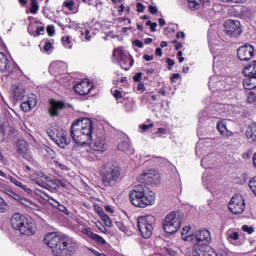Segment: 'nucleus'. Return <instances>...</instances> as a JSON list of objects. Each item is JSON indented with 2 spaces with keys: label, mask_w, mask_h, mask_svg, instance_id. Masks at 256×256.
<instances>
[{
  "label": "nucleus",
  "mask_w": 256,
  "mask_h": 256,
  "mask_svg": "<svg viewBox=\"0 0 256 256\" xmlns=\"http://www.w3.org/2000/svg\"><path fill=\"white\" fill-rule=\"evenodd\" d=\"M113 59H116V63H119L120 67L124 69V71H129V69L133 67V57H131L128 51L123 50V48L114 49Z\"/></svg>",
  "instance_id": "obj_8"
},
{
  "label": "nucleus",
  "mask_w": 256,
  "mask_h": 256,
  "mask_svg": "<svg viewBox=\"0 0 256 256\" xmlns=\"http://www.w3.org/2000/svg\"><path fill=\"white\" fill-rule=\"evenodd\" d=\"M62 43L66 49H73V42H71V36H63Z\"/></svg>",
  "instance_id": "obj_36"
},
{
  "label": "nucleus",
  "mask_w": 256,
  "mask_h": 256,
  "mask_svg": "<svg viewBox=\"0 0 256 256\" xmlns=\"http://www.w3.org/2000/svg\"><path fill=\"white\" fill-rule=\"evenodd\" d=\"M223 115H225V112L223 111V104H216V119L223 117Z\"/></svg>",
  "instance_id": "obj_42"
},
{
  "label": "nucleus",
  "mask_w": 256,
  "mask_h": 256,
  "mask_svg": "<svg viewBox=\"0 0 256 256\" xmlns=\"http://www.w3.org/2000/svg\"><path fill=\"white\" fill-rule=\"evenodd\" d=\"M69 28L77 31L79 29V24H75V22H72L71 24H69Z\"/></svg>",
  "instance_id": "obj_64"
},
{
  "label": "nucleus",
  "mask_w": 256,
  "mask_h": 256,
  "mask_svg": "<svg viewBox=\"0 0 256 256\" xmlns=\"http://www.w3.org/2000/svg\"><path fill=\"white\" fill-rule=\"evenodd\" d=\"M17 151L21 157L26 159V161H33V156L31 155V150H29V145L25 140L17 141Z\"/></svg>",
  "instance_id": "obj_15"
},
{
  "label": "nucleus",
  "mask_w": 256,
  "mask_h": 256,
  "mask_svg": "<svg viewBox=\"0 0 256 256\" xmlns=\"http://www.w3.org/2000/svg\"><path fill=\"white\" fill-rule=\"evenodd\" d=\"M6 195H8V197H11L12 199H14V201H20V203H23L21 196H19L17 193H15L11 190H7Z\"/></svg>",
  "instance_id": "obj_39"
},
{
  "label": "nucleus",
  "mask_w": 256,
  "mask_h": 256,
  "mask_svg": "<svg viewBox=\"0 0 256 256\" xmlns=\"http://www.w3.org/2000/svg\"><path fill=\"white\" fill-rule=\"evenodd\" d=\"M129 199L134 207L145 209L155 203V194L142 184L136 185L129 193Z\"/></svg>",
  "instance_id": "obj_3"
},
{
  "label": "nucleus",
  "mask_w": 256,
  "mask_h": 256,
  "mask_svg": "<svg viewBox=\"0 0 256 256\" xmlns=\"http://www.w3.org/2000/svg\"><path fill=\"white\" fill-rule=\"evenodd\" d=\"M242 84L246 91H252V89H256V77L246 76Z\"/></svg>",
  "instance_id": "obj_27"
},
{
  "label": "nucleus",
  "mask_w": 256,
  "mask_h": 256,
  "mask_svg": "<svg viewBox=\"0 0 256 256\" xmlns=\"http://www.w3.org/2000/svg\"><path fill=\"white\" fill-rule=\"evenodd\" d=\"M107 140L103 137L95 138L94 142L92 143L93 151H97L98 153H105L108 149Z\"/></svg>",
  "instance_id": "obj_19"
},
{
  "label": "nucleus",
  "mask_w": 256,
  "mask_h": 256,
  "mask_svg": "<svg viewBox=\"0 0 256 256\" xmlns=\"http://www.w3.org/2000/svg\"><path fill=\"white\" fill-rule=\"evenodd\" d=\"M100 176L104 187H115L121 179V167L117 162L109 161L101 167Z\"/></svg>",
  "instance_id": "obj_4"
},
{
  "label": "nucleus",
  "mask_w": 256,
  "mask_h": 256,
  "mask_svg": "<svg viewBox=\"0 0 256 256\" xmlns=\"http://www.w3.org/2000/svg\"><path fill=\"white\" fill-rule=\"evenodd\" d=\"M133 45L135 47H138V49H143V43L141 42V40H134Z\"/></svg>",
  "instance_id": "obj_61"
},
{
  "label": "nucleus",
  "mask_w": 256,
  "mask_h": 256,
  "mask_svg": "<svg viewBox=\"0 0 256 256\" xmlns=\"http://www.w3.org/2000/svg\"><path fill=\"white\" fill-rule=\"evenodd\" d=\"M47 33H48L49 37H53V35H55V26H48Z\"/></svg>",
  "instance_id": "obj_54"
},
{
  "label": "nucleus",
  "mask_w": 256,
  "mask_h": 256,
  "mask_svg": "<svg viewBox=\"0 0 256 256\" xmlns=\"http://www.w3.org/2000/svg\"><path fill=\"white\" fill-rule=\"evenodd\" d=\"M242 73L245 77H256V60L252 64L246 66Z\"/></svg>",
  "instance_id": "obj_29"
},
{
  "label": "nucleus",
  "mask_w": 256,
  "mask_h": 256,
  "mask_svg": "<svg viewBox=\"0 0 256 256\" xmlns=\"http://www.w3.org/2000/svg\"><path fill=\"white\" fill-rule=\"evenodd\" d=\"M136 7H137V12L138 13H145V5H143V3L138 2L136 4Z\"/></svg>",
  "instance_id": "obj_51"
},
{
  "label": "nucleus",
  "mask_w": 256,
  "mask_h": 256,
  "mask_svg": "<svg viewBox=\"0 0 256 256\" xmlns=\"http://www.w3.org/2000/svg\"><path fill=\"white\" fill-rule=\"evenodd\" d=\"M242 231H244L245 233H248V235H253V233H255V228L244 225L242 226Z\"/></svg>",
  "instance_id": "obj_45"
},
{
  "label": "nucleus",
  "mask_w": 256,
  "mask_h": 256,
  "mask_svg": "<svg viewBox=\"0 0 256 256\" xmlns=\"http://www.w3.org/2000/svg\"><path fill=\"white\" fill-rule=\"evenodd\" d=\"M45 33V27L40 26L36 29V36L39 37V35H43Z\"/></svg>",
  "instance_id": "obj_59"
},
{
  "label": "nucleus",
  "mask_w": 256,
  "mask_h": 256,
  "mask_svg": "<svg viewBox=\"0 0 256 256\" xmlns=\"http://www.w3.org/2000/svg\"><path fill=\"white\" fill-rule=\"evenodd\" d=\"M63 5L69 11H75V1H73V0H66V1H64Z\"/></svg>",
  "instance_id": "obj_41"
},
{
  "label": "nucleus",
  "mask_w": 256,
  "mask_h": 256,
  "mask_svg": "<svg viewBox=\"0 0 256 256\" xmlns=\"http://www.w3.org/2000/svg\"><path fill=\"white\" fill-rule=\"evenodd\" d=\"M90 31L89 30H85L84 32L83 31H81V35H85V39H86V41H91V35H90Z\"/></svg>",
  "instance_id": "obj_56"
},
{
  "label": "nucleus",
  "mask_w": 256,
  "mask_h": 256,
  "mask_svg": "<svg viewBox=\"0 0 256 256\" xmlns=\"http://www.w3.org/2000/svg\"><path fill=\"white\" fill-rule=\"evenodd\" d=\"M37 107V98L35 96H29L27 100L21 103V109L24 113H29L31 109H35Z\"/></svg>",
  "instance_id": "obj_21"
},
{
  "label": "nucleus",
  "mask_w": 256,
  "mask_h": 256,
  "mask_svg": "<svg viewBox=\"0 0 256 256\" xmlns=\"http://www.w3.org/2000/svg\"><path fill=\"white\" fill-rule=\"evenodd\" d=\"M246 139L256 143V122H253L246 130Z\"/></svg>",
  "instance_id": "obj_28"
},
{
  "label": "nucleus",
  "mask_w": 256,
  "mask_h": 256,
  "mask_svg": "<svg viewBox=\"0 0 256 256\" xmlns=\"http://www.w3.org/2000/svg\"><path fill=\"white\" fill-rule=\"evenodd\" d=\"M114 97H115V99H122L123 98V94L121 93V91L115 90L114 91Z\"/></svg>",
  "instance_id": "obj_62"
},
{
  "label": "nucleus",
  "mask_w": 256,
  "mask_h": 256,
  "mask_svg": "<svg viewBox=\"0 0 256 256\" xmlns=\"http://www.w3.org/2000/svg\"><path fill=\"white\" fill-rule=\"evenodd\" d=\"M7 211V202L0 197V213H5Z\"/></svg>",
  "instance_id": "obj_46"
},
{
  "label": "nucleus",
  "mask_w": 256,
  "mask_h": 256,
  "mask_svg": "<svg viewBox=\"0 0 256 256\" xmlns=\"http://www.w3.org/2000/svg\"><path fill=\"white\" fill-rule=\"evenodd\" d=\"M11 91L14 101H23L27 95V91L21 84L12 85Z\"/></svg>",
  "instance_id": "obj_18"
},
{
  "label": "nucleus",
  "mask_w": 256,
  "mask_h": 256,
  "mask_svg": "<svg viewBox=\"0 0 256 256\" xmlns=\"http://www.w3.org/2000/svg\"><path fill=\"white\" fill-rule=\"evenodd\" d=\"M180 77H181V75L179 73L173 74L172 77H171V83H176L177 80H179Z\"/></svg>",
  "instance_id": "obj_60"
},
{
  "label": "nucleus",
  "mask_w": 256,
  "mask_h": 256,
  "mask_svg": "<svg viewBox=\"0 0 256 256\" xmlns=\"http://www.w3.org/2000/svg\"><path fill=\"white\" fill-rule=\"evenodd\" d=\"M190 230H191V227H189V226L183 227V229H182V239L184 241H191V240H187L188 237H193V234L190 233Z\"/></svg>",
  "instance_id": "obj_35"
},
{
  "label": "nucleus",
  "mask_w": 256,
  "mask_h": 256,
  "mask_svg": "<svg viewBox=\"0 0 256 256\" xmlns=\"http://www.w3.org/2000/svg\"><path fill=\"white\" fill-rule=\"evenodd\" d=\"M255 55V47L250 44L240 46L237 49V57L240 61H251Z\"/></svg>",
  "instance_id": "obj_13"
},
{
  "label": "nucleus",
  "mask_w": 256,
  "mask_h": 256,
  "mask_svg": "<svg viewBox=\"0 0 256 256\" xmlns=\"http://www.w3.org/2000/svg\"><path fill=\"white\" fill-rule=\"evenodd\" d=\"M38 11H39V3L31 2L30 13H32V15H37Z\"/></svg>",
  "instance_id": "obj_43"
},
{
  "label": "nucleus",
  "mask_w": 256,
  "mask_h": 256,
  "mask_svg": "<svg viewBox=\"0 0 256 256\" xmlns=\"http://www.w3.org/2000/svg\"><path fill=\"white\" fill-rule=\"evenodd\" d=\"M49 205H51L52 207H55L57 209V207L59 206V201L55 200L54 198H49L48 200Z\"/></svg>",
  "instance_id": "obj_50"
},
{
  "label": "nucleus",
  "mask_w": 256,
  "mask_h": 256,
  "mask_svg": "<svg viewBox=\"0 0 256 256\" xmlns=\"http://www.w3.org/2000/svg\"><path fill=\"white\" fill-rule=\"evenodd\" d=\"M153 223L155 218L151 215L138 217L137 227L143 239H150L153 235Z\"/></svg>",
  "instance_id": "obj_7"
},
{
  "label": "nucleus",
  "mask_w": 256,
  "mask_h": 256,
  "mask_svg": "<svg viewBox=\"0 0 256 256\" xmlns=\"http://www.w3.org/2000/svg\"><path fill=\"white\" fill-rule=\"evenodd\" d=\"M152 127L153 123L140 125V129H142V131H148V129H151Z\"/></svg>",
  "instance_id": "obj_55"
},
{
  "label": "nucleus",
  "mask_w": 256,
  "mask_h": 256,
  "mask_svg": "<svg viewBox=\"0 0 256 256\" xmlns=\"http://www.w3.org/2000/svg\"><path fill=\"white\" fill-rule=\"evenodd\" d=\"M10 223L15 231H19L20 235H35V222L21 213L13 214Z\"/></svg>",
  "instance_id": "obj_5"
},
{
  "label": "nucleus",
  "mask_w": 256,
  "mask_h": 256,
  "mask_svg": "<svg viewBox=\"0 0 256 256\" xmlns=\"http://www.w3.org/2000/svg\"><path fill=\"white\" fill-rule=\"evenodd\" d=\"M63 69H65V63L61 61L52 62L49 66V72L53 75H59V73H63Z\"/></svg>",
  "instance_id": "obj_25"
},
{
  "label": "nucleus",
  "mask_w": 256,
  "mask_h": 256,
  "mask_svg": "<svg viewBox=\"0 0 256 256\" xmlns=\"http://www.w3.org/2000/svg\"><path fill=\"white\" fill-rule=\"evenodd\" d=\"M56 167H58V169H61V171H67V169H69L67 166H65V164H62L59 161L55 162Z\"/></svg>",
  "instance_id": "obj_52"
},
{
  "label": "nucleus",
  "mask_w": 256,
  "mask_h": 256,
  "mask_svg": "<svg viewBox=\"0 0 256 256\" xmlns=\"http://www.w3.org/2000/svg\"><path fill=\"white\" fill-rule=\"evenodd\" d=\"M199 123H205L207 121V112L205 110L199 113Z\"/></svg>",
  "instance_id": "obj_47"
},
{
  "label": "nucleus",
  "mask_w": 256,
  "mask_h": 256,
  "mask_svg": "<svg viewBox=\"0 0 256 256\" xmlns=\"http://www.w3.org/2000/svg\"><path fill=\"white\" fill-rule=\"evenodd\" d=\"M130 148H131V142L129 141V139L122 140L118 144V150L122 151L123 153H125V151H129Z\"/></svg>",
  "instance_id": "obj_33"
},
{
  "label": "nucleus",
  "mask_w": 256,
  "mask_h": 256,
  "mask_svg": "<svg viewBox=\"0 0 256 256\" xmlns=\"http://www.w3.org/2000/svg\"><path fill=\"white\" fill-rule=\"evenodd\" d=\"M141 77H143V73L138 72L134 75L133 81H135L136 83H140L141 82Z\"/></svg>",
  "instance_id": "obj_53"
},
{
  "label": "nucleus",
  "mask_w": 256,
  "mask_h": 256,
  "mask_svg": "<svg viewBox=\"0 0 256 256\" xmlns=\"http://www.w3.org/2000/svg\"><path fill=\"white\" fill-rule=\"evenodd\" d=\"M51 49H53V44L51 42H46L43 46V50L45 51V53H49Z\"/></svg>",
  "instance_id": "obj_49"
},
{
  "label": "nucleus",
  "mask_w": 256,
  "mask_h": 256,
  "mask_svg": "<svg viewBox=\"0 0 256 256\" xmlns=\"http://www.w3.org/2000/svg\"><path fill=\"white\" fill-rule=\"evenodd\" d=\"M248 187L250 188V191H252V193H254L256 196V177H253L249 180Z\"/></svg>",
  "instance_id": "obj_40"
},
{
  "label": "nucleus",
  "mask_w": 256,
  "mask_h": 256,
  "mask_svg": "<svg viewBox=\"0 0 256 256\" xmlns=\"http://www.w3.org/2000/svg\"><path fill=\"white\" fill-rule=\"evenodd\" d=\"M55 141H56L58 147H60L61 149H65V147H67V145H69V140L67 139V136H65L64 133L57 135Z\"/></svg>",
  "instance_id": "obj_32"
},
{
  "label": "nucleus",
  "mask_w": 256,
  "mask_h": 256,
  "mask_svg": "<svg viewBox=\"0 0 256 256\" xmlns=\"http://www.w3.org/2000/svg\"><path fill=\"white\" fill-rule=\"evenodd\" d=\"M202 183L204 187H207V189H213V187H215V184L217 183V177H215V175H209L208 173H204L202 176Z\"/></svg>",
  "instance_id": "obj_24"
},
{
  "label": "nucleus",
  "mask_w": 256,
  "mask_h": 256,
  "mask_svg": "<svg viewBox=\"0 0 256 256\" xmlns=\"http://www.w3.org/2000/svg\"><path fill=\"white\" fill-rule=\"evenodd\" d=\"M8 179L9 181H11V183L16 185V187H20V189H23L25 193H28V194L33 193V191L29 187H27V185L23 184V182L16 180L13 176H9Z\"/></svg>",
  "instance_id": "obj_31"
},
{
  "label": "nucleus",
  "mask_w": 256,
  "mask_h": 256,
  "mask_svg": "<svg viewBox=\"0 0 256 256\" xmlns=\"http://www.w3.org/2000/svg\"><path fill=\"white\" fill-rule=\"evenodd\" d=\"M125 109H126L127 113H133V111H135V109H136L135 102H128L125 105Z\"/></svg>",
  "instance_id": "obj_44"
},
{
  "label": "nucleus",
  "mask_w": 256,
  "mask_h": 256,
  "mask_svg": "<svg viewBox=\"0 0 256 256\" xmlns=\"http://www.w3.org/2000/svg\"><path fill=\"white\" fill-rule=\"evenodd\" d=\"M209 87L215 89L216 91H231L232 87L227 86V82L220 81L219 76H213L209 80Z\"/></svg>",
  "instance_id": "obj_16"
},
{
  "label": "nucleus",
  "mask_w": 256,
  "mask_h": 256,
  "mask_svg": "<svg viewBox=\"0 0 256 256\" xmlns=\"http://www.w3.org/2000/svg\"><path fill=\"white\" fill-rule=\"evenodd\" d=\"M228 208L234 215H241L245 211V198L236 194L228 203Z\"/></svg>",
  "instance_id": "obj_12"
},
{
  "label": "nucleus",
  "mask_w": 256,
  "mask_h": 256,
  "mask_svg": "<svg viewBox=\"0 0 256 256\" xmlns=\"http://www.w3.org/2000/svg\"><path fill=\"white\" fill-rule=\"evenodd\" d=\"M82 233L84 235H87V237H89V239H92V241H95L99 245H106V243H107V241H105V239L103 237L99 236L98 234H95L93 232V230L89 227L83 228Z\"/></svg>",
  "instance_id": "obj_20"
},
{
  "label": "nucleus",
  "mask_w": 256,
  "mask_h": 256,
  "mask_svg": "<svg viewBox=\"0 0 256 256\" xmlns=\"http://www.w3.org/2000/svg\"><path fill=\"white\" fill-rule=\"evenodd\" d=\"M44 243L51 249L53 256H73L79 249L77 240L67 235H59L57 232L45 234Z\"/></svg>",
  "instance_id": "obj_1"
},
{
  "label": "nucleus",
  "mask_w": 256,
  "mask_h": 256,
  "mask_svg": "<svg viewBox=\"0 0 256 256\" xmlns=\"http://www.w3.org/2000/svg\"><path fill=\"white\" fill-rule=\"evenodd\" d=\"M137 91H141L143 93V91H145V84L143 82H140L137 86Z\"/></svg>",
  "instance_id": "obj_63"
},
{
  "label": "nucleus",
  "mask_w": 256,
  "mask_h": 256,
  "mask_svg": "<svg viewBox=\"0 0 256 256\" xmlns=\"http://www.w3.org/2000/svg\"><path fill=\"white\" fill-rule=\"evenodd\" d=\"M166 63H168V70L171 71V68L173 67V65H175V60L167 58Z\"/></svg>",
  "instance_id": "obj_58"
},
{
  "label": "nucleus",
  "mask_w": 256,
  "mask_h": 256,
  "mask_svg": "<svg viewBox=\"0 0 256 256\" xmlns=\"http://www.w3.org/2000/svg\"><path fill=\"white\" fill-rule=\"evenodd\" d=\"M191 11H197L201 7V0H187Z\"/></svg>",
  "instance_id": "obj_34"
},
{
  "label": "nucleus",
  "mask_w": 256,
  "mask_h": 256,
  "mask_svg": "<svg viewBox=\"0 0 256 256\" xmlns=\"http://www.w3.org/2000/svg\"><path fill=\"white\" fill-rule=\"evenodd\" d=\"M64 107H65V103L51 100L50 109H49L50 115L52 117H57L59 115V111H61V109H64Z\"/></svg>",
  "instance_id": "obj_23"
},
{
  "label": "nucleus",
  "mask_w": 256,
  "mask_h": 256,
  "mask_svg": "<svg viewBox=\"0 0 256 256\" xmlns=\"http://www.w3.org/2000/svg\"><path fill=\"white\" fill-rule=\"evenodd\" d=\"M224 33L228 35V37H239V35L243 33L241 22L233 19L226 20L224 23Z\"/></svg>",
  "instance_id": "obj_11"
},
{
  "label": "nucleus",
  "mask_w": 256,
  "mask_h": 256,
  "mask_svg": "<svg viewBox=\"0 0 256 256\" xmlns=\"http://www.w3.org/2000/svg\"><path fill=\"white\" fill-rule=\"evenodd\" d=\"M0 71H2V73L9 71V59L7 55L2 52H0Z\"/></svg>",
  "instance_id": "obj_30"
},
{
  "label": "nucleus",
  "mask_w": 256,
  "mask_h": 256,
  "mask_svg": "<svg viewBox=\"0 0 256 256\" xmlns=\"http://www.w3.org/2000/svg\"><path fill=\"white\" fill-rule=\"evenodd\" d=\"M216 127H217V131H219L222 137H231L233 135V132L227 129V124L225 123V120L218 121Z\"/></svg>",
  "instance_id": "obj_26"
},
{
  "label": "nucleus",
  "mask_w": 256,
  "mask_h": 256,
  "mask_svg": "<svg viewBox=\"0 0 256 256\" xmlns=\"http://www.w3.org/2000/svg\"><path fill=\"white\" fill-rule=\"evenodd\" d=\"M58 211H61V213H65V215H69L71 212L67 209V207L63 206V204H58L57 207Z\"/></svg>",
  "instance_id": "obj_48"
},
{
  "label": "nucleus",
  "mask_w": 256,
  "mask_h": 256,
  "mask_svg": "<svg viewBox=\"0 0 256 256\" xmlns=\"http://www.w3.org/2000/svg\"><path fill=\"white\" fill-rule=\"evenodd\" d=\"M116 227H117V229H119L120 231H122V233H125L126 235H130L129 228H127V226H125V224L123 223V221H117V222H116Z\"/></svg>",
  "instance_id": "obj_38"
},
{
  "label": "nucleus",
  "mask_w": 256,
  "mask_h": 256,
  "mask_svg": "<svg viewBox=\"0 0 256 256\" xmlns=\"http://www.w3.org/2000/svg\"><path fill=\"white\" fill-rule=\"evenodd\" d=\"M191 256H219V255H217V252L211 246L196 245L193 247Z\"/></svg>",
  "instance_id": "obj_14"
},
{
  "label": "nucleus",
  "mask_w": 256,
  "mask_h": 256,
  "mask_svg": "<svg viewBox=\"0 0 256 256\" xmlns=\"http://www.w3.org/2000/svg\"><path fill=\"white\" fill-rule=\"evenodd\" d=\"M70 136L75 145L85 147L93 143V120L91 118H79L71 125Z\"/></svg>",
  "instance_id": "obj_2"
},
{
  "label": "nucleus",
  "mask_w": 256,
  "mask_h": 256,
  "mask_svg": "<svg viewBox=\"0 0 256 256\" xmlns=\"http://www.w3.org/2000/svg\"><path fill=\"white\" fill-rule=\"evenodd\" d=\"M91 89H93V83L89 81H82L74 86V91L78 95H89Z\"/></svg>",
  "instance_id": "obj_17"
},
{
  "label": "nucleus",
  "mask_w": 256,
  "mask_h": 256,
  "mask_svg": "<svg viewBox=\"0 0 256 256\" xmlns=\"http://www.w3.org/2000/svg\"><path fill=\"white\" fill-rule=\"evenodd\" d=\"M187 241H191L194 247H209L208 243H211V232L209 230L196 231L192 236L186 238Z\"/></svg>",
  "instance_id": "obj_9"
},
{
  "label": "nucleus",
  "mask_w": 256,
  "mask_h": 256,
  "mask_svg": "<svg viewBox=\"0 0 256 256\" xmlns=\"http://www.w3.org/2000/svg\"><path fill=\"white\" fill-rule=\"evenodd\" d=\"M183 217L184 214L181 211L170 212L162 222V227L165 233H169L170 235L177 233L181 227Z\"/></svg>",
  "instance_id": "obj_6"
},
{
  "label": "nucleus",
  "mask_w": 256,
  "mask_h": 256,
  "mask_svg": "<svg viewBox=\"0 0 256 256\" xmlns=\"http://www.w3.org/2000/svg\"><path fill=\"white\" fill-rule=\"evenodd\" d=\"M140 183H145L146 185H159L161 181V175L156 170L150 169L145 170L138 177Z\"/></svg>",
  "instance_id": "obj_10"
},
{
  "label": "nucleus",
  "mask_w": 256,
  "mask_h": 256,
  "mask_svg": "<svg viewBox=\"0 0 256 256\" xmlns=\"http://www.w3.org/2000/svg\"><path fill=\"white\" fill-rule=\"evenodd\" d=\"M226 239L231 243V245H235L236 247L242 245L241 240H239V232L235 230H228L226 232Z\"/></svg>",
  "instance_id": "obj_22"
},
{
  "label": "nucleus",
  "mask_w": 256,
  "mask_h": 256,
  "mask_svg": "<svg viewBox=\"0 0 256 256\" xmlns=\"http://www.w3.org/2000/svg\"><path fill=\"white\" fill-rule=\"evenodd\" d=\"M100 219L104 222L106 227H112L113 223L111 222V218H109V216L105 214V212H101Z\"/></svg>",
  "instance_id": "obj_37"
},
{
  "label": "nucleus",
  "mask_w": 256,
  "mask_h": 256,
  "mask_svg": "<svg viewBox=\"0 0 256 256\" xmlns=\"http://www.w3.org/2000/svg\"><path fill=\"white\" fill-rule=\"evenodd\" d=\"M158 12L159 10L157 9L156 6H149V13H151V15H157Z\"/></svg>",
  "instance_id": "obj_57"
}]
</instances>
